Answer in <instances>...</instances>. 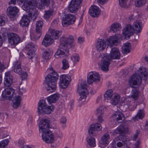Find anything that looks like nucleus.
Masks as SVG:
<instances>
[{
	"label": "nucleus",
	"mask_w": 148,
	"mask_h": 148,
	"mask_svg": "<svg viewBox=\"0 0 148 148\" xmlns=\"http://www.w3.org/2000/svg\"><path fill=\"white\" fill-rule=\"evenodd\" d=\"M28 13V16L27 15H23L19 22L20 25L22 27L28 26L30 22V18H31L33 20H35L36 19V17L38 14L36 16L35 18H33L31 16H30L29 15L28 13Z\"/></svg>",
	"instance_id": "23"
},
{
	"label": "nucleus",
	"mask_w": 148,
	"mask_h": 148,
	"mask_svg": "<svg viewBox=\"0 0 148 148\" xmlns=\"http://www.w3.org/2000/svg\"><path fill=\"white\" fill-rule=\"evenodd\" d=\"M19 75L21 76L23 80L27 79L28 76L27 73L23 71L21 72V73Z\"/></svg>",
	"instance_id": "53"
},
{
	"label": "nucleus",
	"mask_w": 148,
	"mask_h": 148,
	"mask_svg": "<svg viewBox=\"0 0 148 148\" xmlns=\"http://www.w3.org/2000/svg\"><path fill=\"white\" fill-rule=\"evenodd\" d=\"M101 128V125L97 123L92 124L90 126L88 129V132L90 136L87 138L86 140L90 147H94L96 145L95 139L92 136H96L97 134V132L100 131Z\"/></svg>",
	"instance_id": "8"
},
{
	"label": "nucleus",
	"mask_w": 148,
	"mask_h": 148,
	"mask_svg": "<svg viewBox=\"0 0 148 148\" xmlns=\"http://www.w3.org/2000/svg\"><path fill=\"white\" fill-rule=\"evenodd\" d=\"M121 102L124 103L123 105L124 106H127L125 108H130L131 107L130 102V98L128 97H123L121 98Z\"/></svg>",
	"instance_id": "37"
},
{
	"label": "nucleus",
	"mask_w": 148,
	"mask_h": 148,
	"mask_svg": "<svg viewBox=\"0 0 148 148\" xmlns=\"http://www.w3.org/2000/svg\"><path fill=\"white\" fill-rule=\"evenodd\" d=\"M89 12L92 17H96L98 16L100 14V10L98 7L93 5L90 7Z\"/></svg>",
	"instance_id": "27"
},
{
	"label": "nucleus",
	"mask_w": 148,
	"mask_h": 148,
	"mask_svg": "<svg viewBox=\"0 0 148 148\" xmlns=\"http://www.w3.org/2000/svg\"><path fill=\"white\" fill-rule=\"evenodd\" d=\"M121 96L117 92H114L110 100V103L112 105L115 106L119 104L121 99Z\"/></svg>",
	"instance_id": "29"
},
{
	"label": "nucleus",
	"mask_w": 148,
	"mask_h": 148,
	"mask_svg": "<svg viewBox=\"0 0 148 148\" xmlns=\"http://www.w3.org/2000/svg\"><path fill=\"white\" fill-rule=\"evenodd\" d=\"M9 140L8 139L3 140L0 142V148H4L8 145Z\"/></svg>",
	"instance_id": "50"
},
{
	"label": "nucleus",
	"mask_w": 148,
	"mask_h": 148,
	"mask_svg": "<svg viewBox=\"0 0 148 148\" xmlns=\"http://www.w3.org/2000/svg\"><path fill=\"white\" fill-rule=\"evenodd\" d=\"M53 39L50 37V35L47 34L44 37L42 44L45 47H47L53 43Z\"/></svg>",
	"instance_id": "30"
},
{
	"label": "nucleus",
	"mask_w": 148,
	"mask_h": 148,
	"mask_svg": "<svg viewBox=\"0 0 148 148\" xmlns=\"http://www.w3.org/2000/svg\"><path fill=\"white\" fill-rule=\"evenodd\" d=\"M77 92L79 93L80 98L79 99V101H82V104H84L86 103L85 99L86 98V95L88 94L87 89V86L86 82H83L79 85L77 89Z\"/></svg>",
	"instance_id": "9"
},
{
	"label": "nucleus",
	"mask_w": 148,
	"mask_h": 148,
	"mask_svg": "<svg viewBox=\"0 0 148 148\" xmlns=\"http://www.w3.org/2000/svg\"><path fill=\"white\" fill-rule=\"evenodd\" d=\"M2 96L5 99L11 100L12 98V106L13 108H16L20 105L21 98L20 96L16 95L15 90L12 88L5 89L2 92Z\"/></svg>",
	"instance_id": "7"
},
{
	"label": "nucleus",
	"mask_w": 148,
	"mask_h": 148,
	"mask_svg": "<svg viewBox=\"0 0 148 148\" xmlns=\"http://www.w3.org/2000/svg\"><path fill=\"white\" fill-rule=\"evenodd\" d=\"M50 121L47 119H41L38 124L39 130L42 133V138L47 143H52L55 141L54 135L52 132L49 129L50 128Z\"/></svg>",
	"instance_id": "3"
},
{
	"label": "nucleus",
	"mask_w": 148,
	"mask_h": 148,
	"mask_svg": "<svg viewBox=\"0 0 148 148\" xmlns=\"http://www.w3.org/2000/svg\"><path fill=\"white\" fill-rule=\"evenodd\" d=\"M139 92L138 89L134 88L132 90L131 93V97L134 100L137 99L139 96Z\"/></svg>",
	"instance_id": "43"
},
{
	"label": "nucleus",
	"mask_w": 148,
	"mask_h": 148,
	"mask_svg": "<svg viewBox=\"0 0 148 148\" xmlns=\"http://www.w3.org/2000/svg\"><path fill=\"white\" fill-rule=\"evenodd\" d=\"M21 148H31L28 145H24L21 147Z\"/></svg>",
	"instance_id": "63"
},
{
	"label": "nucleus",
	"mask_w": 148,
	"mask_h": 148,
	"mask_svg": "<svg viewBox=\"0 0 148 148\" xmlns=\"http://www.w3.org/2000/svg\"><path fill=\"white\" fill-rule=\"evenodd\" d=\"M84 41V38L83 37H79L78 38V42L79 43L82 44L83 43Z\"/></svg>",
	"instance_id": "57"
},
{
	"label": "nucleus",
	"mask_w": 148,
	"mask_h": 148,
	"mask_svg": "<svg viewBox=\"0 0 148 148\" xmlns=\"http://www.w3.org/2000/svg\"><path fill=\"white\" fill-rule=\"evenodd\" d=\"M19 10L16 6H9L7 9V14L9 18H13L16 15Z\"/></svg>",
	"instance_id": "22"
},
{
	"label": "nucleus",
	"mask_w": 148,
	"mask_h": 148,
	"mask_svg": "<svg viewBox=\"0 0 148 148\" xmlns=\"http://www.w3.org/2000/svg\"><path fill=\"white\" fill-rule=\"evenodd\" d=\"M97 1L100 3H106L108 0H97Z\"/></svg>",
	"instance_id": "61"
},
{
	"label": "nucleus",
	"mask_w": 148,
	"mask_h": 148,
	"mask_svg": "<svg viewBox=\"0 0 148 148\" xmlns=\"http://www.w3.org/2000/svg\"><path fill=\"white\" fill-rule=\"evenodd\" d=\"M121 25L119 23H115L112 24L110 27V30L114 32H116L121 29Z\"/></svg>",
	"instance_id": "39"
},
{
	"label": "nucleus",
	"mask_w": 148,
	"mask_h": 148,
	"mask_svg": "<svg viewBox=\"0 0 148 148\" xmlns=\"http://www.w3.org/2000/svg\"><path fill=\"white\" fill-rule=\"evenodd\" d=\"M138 73L133 75L129 80V84L131 87H133L134 85H139L142 79L146 80L148 77V71L145 67H140L138 71Z\"/></svg>",
	"instance_id": "5"
},
{
	"label": "nucleus",
	"mask_w": 148,
	"mask_h": 148,
	"mask_svg": "<svg viewBox=\"0 0 148 148\" xmlns=\"http://www.w3.org/2000/svg\"><path fill=\"white\" fill-rule=\"evenodd\" d=\"M120 56V52L119 49L117 48H112L109 55L107 53H104L103 56L102 57L100 63V65L102 70L104 71H107L110 63V60L119 59Z\"/></svg>",
	"instance_id": "4"
},
{
	"label": "nucleus",
	"mask_w": 148,
	"mask_h": 148,
	"mask_svg": "<svg viewBox=\"0 0 148 148\" xmlns=\"http://www.w3.org/2000/svg\"><path fill=\"white\" fill-rule=\"evenodd\" d=\"M128 131V128L123 125H120L115 130L114 134H122L127 133Z\"/></svg>",
	"instance_id": "31"
},
{
	"label": "nucleus",
	"mask_w": 148,
	"mask_h": 148,
	"mask_svg": "<svg viewBox=\"0 0 148 148\" xmlns=\"http://www.w3.org/2000/svg\"><path fill=\"white\" fill-rule=\"evenodd\" d=\"M81 3V0H72L68 6L69 12L71 13L77 12Z\"/></svg>",
	"instance_id": "16"
},
{
	"label": "nucleus",
	"mask_w": 148,
	"mask_h": 148,
	"mask_svg": "<svg viewBox=\"0 0 148 148\" xmlns=\"http://www.w3.org/2000/svg\"><path fill=\"white\" fill-rule=\"evenodd\" d=\"M47 85L46 88L47 90L50 92H53L56 88V82L55 81L51 80L50 79H46Z\"/></svg>",
	"instance_id": "25"
},
{
	"label": "nucleus",
	"mask_w": 148,
	"mask_h": 148,
	"mask_svg": "<svg viewBox=\"0 0 148 148\" xmlns=\"http://www.w3.org/2000/svg\"><path fill=\"white\" fill-rule=\"evenodd\" d=\"M4 118V114L0 112V121H3Z\"/></svg>",
	"instance_id": "60"
},
{
	"label": "nucleus",
	"mask_w": 148,
	"mask_h": 148,
	"mask_svg": "<svg viewBox=\"0 0 148 148\" xmlns=\"http://www.w3.org/2000/svg\"><path fill=\"white\" fill-rule=\"evenodd\" d=\"M131 49V46L130 43H124L122 47V52L123 54H127L130 52Z\"/></svg>",
	"instance_id": "35"
},
{
	"label": "nucleus",
	"mask_w": 148,
	"mask_h": 148,
	"mask_svg": "<svg viewBox=\"0 0 148 148\" xmlns=\"http://www.w3.org/2000/svg\"><path fill=\"white\" fill-rule=\"evenodd\" d=\"M100 80L99 74L95 71L90 72L87 77V82L89 84H92L93 82H99Z\"/></svg>",
	"instance_id": "18"
},
{
	"label": "nucleus",
	"mask_w": 148,
	"mask_h": 148,
	"mask_svg": "<svg viewBox=\"0 0 148 148\" xmlns=\"http://www.w3.org/2000/svg\"><path fill=\"white\" fill-rule=\"evenodd\" d=\"M102 114H99V115L98 116L97 119L98 121L100 123H102L103 121V120L102 118Z\"/></svg>",
	"instance_id": "56"
},
{
	"label": "nucleus",
	"mask_w": 148,
	"mask_h": 148,
	"mask_svg": "<svg viewBox=\"0 0 148 148\" xmlns=\"http://www.w3.org/2000/svg\"><path fill=\"white\" fill-rule=\"evenodd\" d=\"M13 77L10 75V72H7L5 73V77L4 82L5 87H8L10 86L12 82Z\"/></svg>",
	"instance_id": "28"
},
{
	"label": "nucleus",
	"mask_w": 148,
	"mask_h": 148,
	"mask_svg": "<svg viewBox=\"0 0 148 148\" xmlns=\"http://www.w3.org/2000/svg\"><path fill=\"white\" fill-rule=\"evenodd\" d=\"M49 35L53 39H58L62 34V32L60 31L49 28L48 31Z\"/></svg>",
	"instance_id": "26"
},
{
	"label": "nucleus",
	"mask_w": 148,
	"mask_h": 148,
	"mask_svg": "<svg viewBox=\"0 0 148 148\" xmlns=\"http://www.w3.org/2000/svg\"><path fill=\"white\" fill-rule=\"evenodd\" d=\"M59 85L62 88H65L68 86L71 80L70 75H68L63 74L60 77Z\"/></svg>",
	"instance_id": "12"
},
{
	"label": "nucleus",
	"mask_w": 148,
	"mask_h": 148,
	"mask_svg": "<svg viewBox=\"0 0 148 148\" xmlns=\"http://www.w3.org/2000/svg\"><path fill=\"white\" fill-rule=\"evenodd\" d=\"M106 110V108L103 105L100 106L97 109L96 113L98 115L103 114Z\"/></svg>",
	"instance_id": "45"
},
{
	"label": "nucleus",
	"mask_w": 148,
	"mask_h": 148,
	"mask_svg": "<svg viewBox=\"0 0 148 148\" xmlns=\"http://www.w3.org/2000/svg\"><path fill=\"white\" fill-rule=\"evenodd\" d=\"M8 41L9 44L15 46L21 42L20 38L16 34L11 33L8 35Z\"/></svg>",
	"instance_id": "14"
},
{
	"label": "nucleus",
	"mask_w": 148,
	"mask_h": 148,
	"mask_svg": "<svg viewBox=\"0 0 148 148\" xmlns=\"http://www.w3.org/2000/svg\"><path fill=\"white\" fill-rule=\"evenodd\" d=\"M110 138V136L108 134H104L101 137V140L99 143V146L102 148H105L109 143Z\"/></svg>",
	"instance_id": "21"
},
{
	"label": "nucleus",
	"mask_w": 148,
	"mask_h": 148,
	"mask_svg": "<svg viewBox=\"0 0 148 148\" xmlns=\"http://www.w3.org/2000/svg\"><path fill=\"white\" fill-rule=\"evenodd\" d=\"M55 136L60 139H62L63 137V133L59 129H56L54 133Z\"/></svg>",
	"instance_id": "48"
},
{
	"label": "nucleus",
	"mask_w": 148,
	"mask_h": 148,
	"mask_svg": "<svg viewBox=\"0 0 148 148\" xmlns=\"http://www.w3.org/2000/svg\"><path fill=\"white\" fill-rule=\"evenodd\" d=\"M60 97L59 94H54L47 98V99L49 103H54L56 102L59 99Z\"/></svg>",
	"instance_id": "34"
},
{
	"label": "nucleus",
	"mask_w": 148,
	"mask_h": 148,
	"mask_svg": "<svg viewBox=\"0 0 148 148\" xmlns=\"http://www.w3.org/2000/svg\"><path fill=\"white\" fill-rule=\"evenodd\" d=\"M140 143L139 140H138L136 143L135 144V148H139V145Z\"/></svg>",
	"instance_id": "62"
},
{
	"label": "nucleus",
	"mask_w": 148,
	"mask_h": 148,
	"mask_svg": "<svg viewBox=\"0 0 148 148\" xmlns=\"http://www.w3.org/2000/svg\"><path fill=\"white\" fill-rule=\"evenodd\" d=\"M67 119L65 116H62L60 119V123L63 128H65L66 126Z\"/></svg>",
	"instance_id": "47"
},
{
	"label": "nucleus",
	"mask_w": 148,
	"mask_h": 148,
	"mask_svg": "<svg viewBox=\"0 0 148 148\" xmlns=\"http://www.w3.org/2000/svg\"><path fill=\"white\" fill-rule=\"evenodd\" d=\"M74 39L72 36L67 35L62 36L60 39L59 48L55 53V58L58 59L66 56L69 52L67 46L74 47Z\"/></svg>",
	"instance_id": "2"
},
{
	"label": "nucleus",
	"mask_w": 148,
	"mask_h": 148,
	"mask_svg": "<svg viewBox=\"0 0 148 148\" xmlns=\"http://www.w3.org/2000/svg\"><path fill=\"white\" fill-rule=\"evenodd\" d=\"M121 36V35L118 34L109 36L106 40L108 45L112 47L118 45Z\"/></svg>",
	"instance_id": "15"
},
{
	"label": "nucleus",
	"mask_w": 148,
	"mask_h": 148,
	"mask_svg": "<svg viewBox=\"0 0 148 148\" xmlns=\"http://www.w3.org/2000/svg\"><path fill=\"white\" fill-rule=\"evenodd\" d=\"M146 4L145 5L144 9V12L145 13V18H146L148 16V0L147 2H146Z\"/></svg>",
	"instance_id": "52"
},
{
	"label": "nucleus",
	"mask_w": 148,
	"mask_h": 148,
	"mask_svg": "<svg viewBox=\"0 0 148 148\" xmlns=\"http://www.w3.org/2000/svg\"><path fill=\"white\" fill-rule=\"evenodd\" d=\"M17 90L18 92V94L20 95L22 94L23 93H25L26 92V90L25 88H18L17 89Z\"/></svg>",
	"instance_id": "55"
},
{
	"label": "nucleus",
	"mask_w": 148,
	"mask_h": 148,
	"mask_svg": "<svg viewBox=\"0 0 148 148\" xmlns=\"http://www.w3.org/2000/svg\"><path fill=\"white\" fill-rule=\"evenodd\" d=\"M59 76L57 73L53 71L50 74H48L46 78V79H50L51 80L57 82L58 78Z\"/></svg>",
	"instance_id": "33"
},
{
	"label": "nucleus",
	"mask_w": 148,
	"mask_h": 148,
	"mask_svg": "<svg viewBox=\"0 0 148 148\" xmlns=\"http://www.w3.org/2000/svg\"><path fill=\"white\" fill-rule=\"evenodd\" d=\"M146 2V0H135L134 4L136 7H140L144 5Z\"/></svg>",
	"instance_id": "44"
},
{
	"label": "nucleus",
	"mask_w": 148,
	"mask_h": 148,
	"mask_svg": "<svg viewBox=\"0 0 148 148\" xmlns=\"http://www.w3.org/2000/svg\"><path fill=\"white\" fill-rule=\"evenodd\" d=\"M107 45L106 41L104 40L99 39L96 42V49L97 51L99 52H101L106 49Z\"/></svg>",
	"instance_id": "20"
},
{
	"label": "nucleus",
	"mask_w": 148,
	"mask_h": 148,
	"mask_svg": "<svg viewBox=\"0 0 148 148\" xmlns=\"http://www.w3.org/2000/svg\"><path fill=\"white\" fill-rule=\"evenodd\" d=\"M5 23V18L4 16H0V26H2L4 25Z\"/></svg>",
	"instance_id": "54"
},
{
	"label": "nucleus",
	"mask_w": 148,
	"mask_h": 148,
	"mask_svg": "<svg viewBox=\"0 0 148 148\" xmlns=\"http://www.w3.org/2000/svg\"><path fill=\"white\" fill-rule=\"evenodd\" d=\"M75 16L71 14L65 15L62 18V25L64 27L74 24L75 21Z\"/></svg>",
	"instance_id": "13"
},
{
	"label": "nucleus",
	"mask_w": 148,
	"mask_h": 148,
	"mask_svg": "<svg viewBox=\"0 0 148 148\" xmlns=\"http://www.w3.org/2000/svg\"><path fill=\"white\" fill-rule=\"evenodd\" d=\"M145 115L144 110H138L136 115L132 117V119L134 121H138L139 119H142L144 117Z\"/></svg>",
	"instance_id": "36"
},
{
	"label": "nucleus",
	"mask_w": 148,
	"mask_h": 148,
	"mask_svg": "<svg viewBox=\"0 0 148 148\" xmlns=\"http://www.w3.org/2000/svg\"><path fill=\"white\" fill-rule=\"evenodd\" d=\"M127 139L126 140H124V139L121 138V135L119 136L118 137H116L113 140L112 143L111 144L112 148H117L116 145V144L117 147L119 148L121 147L123 145V144L122 142L125 143V141H127Z\"/></svg>",
	"instance_id": "19"
},
{
	"label": "nucleus",
	"mask_w": 148,
	"mask_h": 148,
	"mask_svg": "<svg viewBox=\"0 0 148 148\" xmlns=\"http://www.w3.org/2000/svg\"><path fill=\"white\" fill-rule=\"evenodd\" d=\"M53 54V52L50 50H48L44 51L42 54L43 58L47 60L50 59Z\"/></svg>",
	"instance_id": "40"
},
{
	"label": "nucleus",
	"mask_w": 148,
	"mask_h": 148,
	"mask_svg": "<svg viewBox=\"0 0 148 148\" xmlns=\"http://www.w3.org/2000/svg\"><path fill=\"white\" fill-rule=\"evenodd\" d=\"M63 66L62 67V69L65 70L69 67V65L68 62V61L65 59H63L62 61Z\"/></svg>",
	"instance_id": "51"
},
{
	"label": "nucleus",
	"mask_w": 148,
	"mask_h": 148,
	"mask_svg": "<svg viewBox=\"0 0 148 148\" xmlns=\"http://www.w3.org/2000/svg\"><path fill=\"white\" fill-rule=\"evenodd\" d=\"M113 94L114 93L113 92V91L112 89L108 90L106 92L104 95L105 99L107 100H110Z\"/></svg>",
	"instance_id": "42"
},
{
	"label": "nucleus",
	"mask_w": 148,
	"mask_h": 148,
	"mask_svg": "<svg viewBox=\"0 0 148 148\" xmlns=\"http://www.w3.org/2000/svg\"><path fill=\"white\" fill-rule=\"evenodd\" d=\"M43 25V22L42 21H39L37 22L36 24V32L35 34V36L31 35V38L32 40H36L40 38L42 34V30Z\"/></svg>",
	"instance_id": "11"
},
{
	"label": "nucleus",
	"mask_w": 148,
	"mask_h": 148,
	"mask_svg": "<svg viewBox=\"0 0 148 148\" xmlns=\"http://www.w3.org/2000/svg\"><path fill=\"white\" fill-rule=\"evenodd\" d=\"M18 5L24 7L23 10L28 13L30 16L35 18L38 14L37 10L35 8L36 4V0H17Z\"/></svg>",
	"instance_id": "6"
},
{
	"label": "nucleus",
	"mask_w": 148,
	"mask_h": 148,
	"mask_svg": "<svg viewBox=\"0 0 148 148\" xmlns=\"http://www.w3.org/2000/svg\"><path fill=\"white\" fill-rule=\"evenodd\" d=\"M35 47L34 44L32 42H30L27 45L26 49L29 51L27 55L29 56V58L36 60L37 56L35 53Z\"/></svg>",
	"instance_id": "17"
},
{
	"label": "nucleus",
	"mask_w": 148,
	"mask_h": 148,
	"mask_svg": "<svg viewBox=\"0 0 148 148\" xmlns=\"http://www.w3.org/2000/svg\"><path fill=\"white\" fill-rule=\"evenodd\" d=\"M23 68H22L21 64L18 62H16L15 63L14 66V71L16 73L20 74L21 72L23 71Z\"/></svg>",
	"instance_id": "38"
},
{
	"label": "nucleus",
	"mask_w": 148,
	"mask_h": 148,
	"mask_svg": "<svg viewBox=\"0 0 148 148\" xmlns=\"http://www.w3.org/2000/svg\"><path fill=\"white\" fill-rule=\"evenodd\" d=\"M38 108L39 113H43L48 114L53 111L54 109V106L53 105L47 106L45 101L43 100L39 101Z\"/></svg>",
	"instance_id": "10"
},
{
	"label": "nucleus",
	"mask_w": 148,
	"mask_h": 148,
	"mask_svg": "<svg viewBox=\"0 0 148 148\" xmlns=\"http://www.w3.org/2000/svg\"><path fill=\"white\" fill-rule=\"evenodd\" d=\"M71 59L73 63L76 64L79 62L80 60V57L77 54L74 53L71 57Z\"/></svg>",
	"instance_id": "46"
},
{
	"label": "nucleus",
	"mask_w": 148,
	"mask_h": 148,
	"mask_svg": "<svg viewBox=\"0 0 148 148\" xmlns=\"http://www.w3.org/2000/svg\"><path fill=\"white\" fill-rule=\"evenodd\" d=\"M24 141L23 140H20L18 142V145L20 147H21V146L24 144Z\"/></svg>",
	"instance_id": "58"
},
{
	"label": "nucleus",
	"mask_w": 148,
	"mask_h": 148,
	"mask_svg": "<svg viewBox=\"0 0 148 148\" xmlns=\"http://www.w3.org/2000/svg\"><path fill=\"white\" fill-rule=\"evenodd\" d=\"M144 16L143 14H140L136 16L132 15L129 17L131 21H136L134 23V28L133 26L130 24L126 25L122 30V34L125 37H129L132 35L134 32L138 34L141 32L142 27L141 22L138 21L144 18Z\"/></svg>",
	"instance_id": "1"
},
{
	"label": "nucleus",
	"mask_w": 148,
	"mask_h": 148,
	"mask_svg": "<svg viewBox=\"0 0 148 148\" xmlns=\"http://www.w3.org/2000/svg\"><path fill=\"white\" fill-rule=\"evenodd\" d=\"M56 8L45 10L43 16L44 18L46 21L50 22L52 19L53 16L56 13Z\"/></svg>",
	"instance_id": "24"
},
{
	"label": "nucleus",
	"mask_w": 148,
	"mask_h": 148,
	"mask_svg": "<svg viewBox=\"0 0 148 148\" xmlns=\"http://www.w3.org/2000/svg\"><path fill=\"white\" fill-rule=\"evenodd\" d=\"M145 128L146 130H148V125L147 123H146V124H145Z\"/></svg>",
	"instance_id": "64"
},
{
	"label": "nucleus",
	"mask_w": 148,
	"mask_h": 148,
	"mask_svg": "<svg viewBox=\"0 0 148 148\" xmlns=\"http://www.w3.org/2000/svg\"><path fill=\"white\" fill-rule=\"evenodd\" d=\"M112 118L114 120H116L118 122H120L119 121L124 119L125 116L121 112L117 111L115 112L113 114Z\"/></svg>",
	"instance_id": "32"
},
{
	"label": "nucleus",
	"mask_w": 148,
	"mask_h": 148,
	"mask_svg": "<svg viewBox=\"0 0 148 148\" xmlns=\"http://www.w3.org/2000/svg\"><path fill=\"white\" fill-rule=\"evenodd\" d=\"M40 2L39 4L36 5L35 7H37L38 8L42 9L44 8L45 6H47L49 4V0H40Z\"/></svg>",
	"instance_id": "41"
},
{
	"label": "nucleus",
	"mask_w": 148,
	"mask_h": 148,
	"mask_svg": "<svg viewBox=\"0 0 148 148\" xmlns=\"http://www.w3.org/2000/svg\"><path fill=\"white\" fill-rule=\"evenodd\" d=\"M129 0H119L120 6L122 8H127L128 5Z\"/></svg>",
	"instance_id": "49"
},
{
	"label": "nucleus",
	"mask_w": 148,
	"mask_h": 148,
	"mask_svg": "<svg viewBox=\"0 0 148 148\" xmlns=\"http://www.w3.org/2000/svg\"><path fill=\"white\" fill-rule=\"evenodd\" d=\"M140 132L139 131H136V134L134 136L133 138V140H136L138 137V134H139Z\"/></svg>",
	"instance_id": "59"
}]
</instances>
